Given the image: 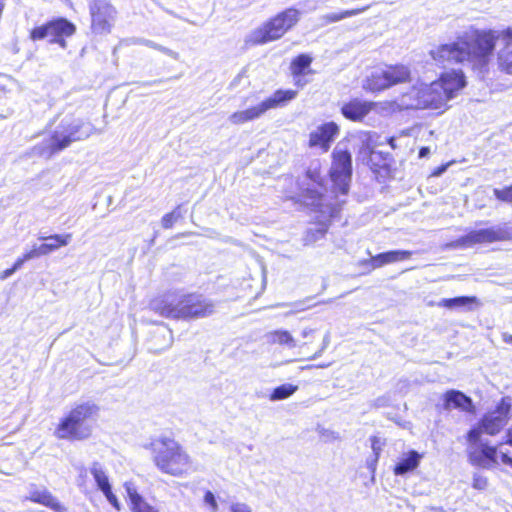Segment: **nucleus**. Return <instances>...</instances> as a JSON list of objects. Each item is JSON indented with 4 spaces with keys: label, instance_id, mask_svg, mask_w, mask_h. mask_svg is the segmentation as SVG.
<instances>
[{
    "label": "nucleus",
    "instance_id": "nucleus-1",
    "mask_svg": "<svg viewBox=\"0 0 512 512\" xmlns=\"http://www.w3.org/2000/svg\"><path fill=\"white\" fill-rule=\"evenodd\" d=\"M502 47L496 53L498 70L512 75V27L501 31L470 27L457 35L455 40L442 43L430 50V57L439 66L468 63L472 70L488 71L497 41Z\"/></svg>",
    "mask_w": 512,
    "mask_h": 512
},
{
    "label": "nucleus",
    "instance_id": "nucleus-2",
    "mask_svg": "<svg viewBox=\"0 0 512 512\" xmlns=\"http://www.w3.org/2000/svg\"><path fill=\"white\" fill-rule=\"evenodd\" d=\"M467 77L460 68L444 70L431 82L413 85L401 94L397 111H428L434 116L446 113L450 102L467 86Z\"/></svg>",
    "mask_w": 512,
    "mask_h": 512
},
{
    "label": "nucleus",
    "instance_id": "nucleus-3",
    "mask_svg": "<svg viewBox=\"0 0 512 512\" xmlns=\"http://www.w3.org/2000/svg\"><path fill=\"white\" fill-rule=\"evenodd\" d=\"M146 448L151 452L152 461L162 474L183 477L192 471L191 456L175 439L158 437L152 439Z\"/></svg>",
    "mask_w": 512,
    "mask_h": 512
},
{
    "label": "nucleus",
    "instance_id": "nucleus-4",
    "mask_svg": "<svg viewBox=\"0 0 512 512\" xmlns=\"http://www.w3.org/2000/svg\"><path fill=\"white\" fill-rule=\"evenodd\" d=\"M464 438L467 459L472 466L492 469L502 464L512 468V457L506 452L498 451L499 444L493 445L484 441L478 430L467 431Z\"/></svg>",
    "mask_w": 512,
    "mask_h": 512
},
{
    "label": "nucleus",
    "instance_id": "nucleus-5",
    "mask_svg": "<svg viewBox=\"0 0 512 512\" xmlns=\"http://www.w3.org/2000/svg\"><path fill=\"white\" fill-rule=\"evenodd\" d=\"M94 408L89 404H78L63 416L54 430L59 440H83L92 432Z\"/></svg>",
    "mask_w": 512,
    "mask_h": 512
},
{
    "label": "nucleus",
    "instance_id": "nucleus-6",
    "mask_svg": "<svg viewBox=\"0 0 512 512\" xmlns=\"http://www.w3.org/2000/svg\"><path fill=\"white\" fill-rule=\"evenodd\" d=\"M301 18V11L295 7H288L274 16L268 18L250 35L252 45H263L281 39L293 29Z\"/></svg>",
    "mask_w": 512,
    "mask_h": 512
},
{
    "label": "nucleus",
    "instance_id": "nucleus-7",
    "mask_svg": "<svg viewBox=\"0 0 512 512\" xmlns=\"http://www.w3.org/2000/svg\"><path fill=\"white\" fill-rule=\"evenodd\" d=\"M412 80L413 75L409 65L389 64L384 69L368 75L363 82V89L369 93H379L394 86L409 84Z\"/></svg>",
    "mask_w": 512,
    "mask_h": 512
},
{
    "label": "nucleus",
    "instance_id": "nucleus-8",
    "mask_svg": "<svg viewBox=\"0 0 512 512\" xmlns=\"http://www.w3.org/2000/svg\"><path fill=\"white\" fill-rule=\"evenodd\" d=\"M76 33V26L65 17H53L46 22L35 25L29 30L28 38L32 42L46 40L50 45L62 49L67 47V40Z\"/></svg>",
    "mask_w": 512,
    "mask_h": 512
},
{
    "label": "nucleus",
    "instance_id": "nucleus-9",
    "mask_svg": "<svg viewBox=\"0 0 512 512\" xmlns=\"http://www.w3.org/2000/svg\"><path fill=\"white\" fill-rule=\"evenodd\" d=\"M83 124L74 120H63L59 126L50 134L42 153L47 156H53L67 148L71 143L79 141L87 135V131H82Z\"/></svg>",
    "mask_w": 512,
    "mask_h": 512
},
{
    "label": "nucleus",
    "instance_id": "nucleus-10",
    "mask_svg": "<svg viewBox=\"0 0 512 512\" xmlns=\"http://www.w3.org/2000/svg\"><path fill=\"white\" fill-rule=\"evenodd\" d=\"M511 409V398L504 396L497 402L492 411L485 413L478 423L470 427L467 431L478 430L479 436L482 437L483 434L496 436L510 420Z\"/></svg>",
    "mask_w": 512,
    "mask_h": 512
},
{
    "label": "nucleus",
    "instance_id": "nucleus-11",
    "mask_svg": "<svg viewBox=\"0 0 512 512\" xmlns=\"http://www.w3.org/2000/svg\"><path fill=\"white\" fill-rule=\"evenodd\" d=\"M352 173L351 152L348 149L336 147L331 153L329 177L334 187L343 195L349 191Z\"/></svg>",
    "mask_w": 512,
    "mask_h": 512
},
{
    "label": "nucleus",
    "instance_id": "nucleus-12",
    "mask_svg": "<svg viewBox=\"0 0 512 512\" xmlns=\"http://www.w3.org/2000/svg\"><path fill=\"white\" fill-rule=\"evenodd\" d=\"M215 303L198 292L180 295V320L203 319L212 316Z\"/></svg>",
    "mask_w": 512,
    "mask_h": 512
},
{
    "label": "nucleus",
    "instance_id": "nucleus-13",
    "mask_svg": "<svg viewBox=\"0 0 512 512\" xmlns=\"http://www.w3.org/2000/svg\"><path fill=\"white\" fill-rule=\"evenodd\" d=\"M364 139L362 141L359 153L363 155L367 165L375 174L389 172L393 157L390 153L376 152L374 147L376 145L375 133L364 132Z\"/></svg>",
    "mask_w": 512,
    "mask_h": 512
},
{
    "label": "nucleus",
    "instance_id": "nucleus-14",
    "mask_svg": "<svg viewBox=\"0 0 512 512\" xmlns=\"http://www.w3.org/2000/svg\"><path fill=\"white\" fill-rule=\"evenodd\" d=\"M510 238L511 235L507 229L491 227L467 232L459 238V244L463 247H472L478 244L506 241Z\"/></svg>",
    "mask_w": 512,
    "mask_h": 512
},
{
    "label": "nucleus",
    "instance_id": "nucleus-15",
    "mask_svg": "<svg viewBox=\"0 0 512 512\" xmlns=\"http://www.w3.org/2000/svg\"><path fill=\"white\" fill-rule=\"evenodd\" d=\"M340 133L339 125L334 121L320 124L310 132L308 139L309 148H319L322 152H328L335 138Z\"/></svg>",
    "mask_w": 512,
    "mask_h": 512
},
{
    "label": "nucleus",
    "instance_id": "nucleus-16",
    "mask_svg": "<svg viewBox=\"0 0 512 512\" xmlns=\"http://www.w3.org/2000/svg\"><path fill=\"white\" fill-rule=\"evenodd\" d=\"M149 308L161 317L180 320V296L176 297L175 294L165 293L155 296L151 299Z\"/></svg>",
    "mask_w": 512,
    "mask_h": 512
},
{
    "label": "nucleus",
    "instance_id": "nucleus-17",
    "mask_svg": "<svg viewBox=\"0 0 512 512\" xmlns=\"http://www.w3.org/2000/svg\"><path fill=\"white\" fill-rule=\"evenodd\" d=\"M376 103L357 97L350 98L340 108L342 116L351 122H363L375 109Z\"/></svg>",
    "mask_w": 512,
    "mask_h": 512
},
{
    "label": "nucleus",
    "instance_id": "nucleus-18",
    "mask_svg": "<svg viewBox=\"0 0 512 512\" xmlns=\"http://www.w3.org/2000/svg\"><path fill=\"white\" fill-rule=\"evenodd\" d=\"M312 62V56L307 53H300L291 59L289 69L296 87L306 85L307 81H304L302 78L313 73L311 69Z\"/></svg>",
    "mask_w": 512,
    "mask_h": 512
},
{
    "label": "nucleus",
    "instance_id": "nucleus-19",
    "mask_svg": "<svg viewBox=\"0 0 512 512\" xmlns=\"http://www.w3.org/2000/svg\"><path fill=\"white\" fill-rule=\"evenodd\" d=\"M298 96L295 89H276L271 95L260 102L264 114L269 110L284 108L294 101Z\"/></svg>",
    "mask_w": 512,
    "mask_h": 512
},
{
    "label": "nucleus",
    "instance_id": "nucleus-20",
    "mask_svg": "<svg viewBox=\"0 0 512 512\" xmlns=\"http://www.w3.org/2000/svg\"><path fill=\"white\" fill-rule=\"evenodd\" d=\"M443 408L445 410L459 409L464 412L474 413L475 406L472 399L463 392L455 389L447 390L443 395Z\"/></svg>",
    "mask_w": 512,
    "mask_h": 512
},
{
    "label": "nucleus",
    "instance_id": "nucleus-21",
    "mask_svg": "<svg viewBox=\"0 0 512 512\" xmlns=\"http://www.w3.org/2000/svg\"><path fill=\"white\" fill-rule=\"evenodd\" d=\"M25 500L50 508L54 512H65V507L47 489H33Z\"/></svg>",
    "mask_w": 512,
    "mask_h": 512
},
{
    "label": "nucleus",
    "instance_id": "nucleus-22",
    "mask_svg": "<svg viewBox=\"0 0 512 512\" xmlns=\"http://www.w3.org/2000/svg\"><path fill=\"white\" fill-rule=\"evenodd\" d=\"M413 252L409 250H391L379 253L370 259L372 268H380L382 266L408 260L412 257Z\"/></svg>",
    "mask_w": 512,
    "mask_h": 512
},
{
    "label": "nucleus",
    "instance_id": "nucleus-23",
    "mask_svg": "<svg viewBox=\"0 0 512 512\" xmlns=\"http://www.w3.org/2000/svg\"><path fill=\"white\" fill-rule=\"evenodd\" d=\"M125 489L132 512H160L156 507L148 503L131 483H125Z\"/></svg>",
    "mask_w": 512,
    "mask_h": 512
},
{
    "label": "nucleus",
    "instance_id": "nucleus-24",
    "mask_svg": "<svg viewBox=\"0 0 512 512\" xmlns=\"http://www.w3.org/2000/svg\"><path fill=\"white\" fill-rule=\"evenodd\" d=\"M72 235L70 233L66 234H55L50 235L48 237H44V243L40 244L38 247H34L33 249L37 253V256L47 255L61 247H64L69 244L71 241Z\"/></svg>",
    "mask_w": 512,
    "mask_h": 512
},
{
    "label": "nucleus",
    "instance_id": "nucleus-25",
    "mask_svg": "<svg viewBox=\"0 0 512 512\" xmlns=\"http://www.w3.org/2000/svg\"><path fill=\"white\" fill-rule=\"evenodd\" d=\"M421 458L422 455L416 450L408 451L394 465L393 473L398 476L414 471L419 466Z\"/></svg>",
    "mask_w": 512,
    "mask_h": 512
},
{
    "label": "nucleus",
    "instance_id": "nucleus-26",
    "mask_svg": "<svg viewBox=\"0 0 512 512\" xmlns=\"http://www.w3.org/2000/svg\"><path fill=\"white\" fill-rule=\"evenodd\" d=\"M264 115L260 103L256 106L249 107L245 110H240L232 113L229 120L234 125H242L244 123L253 121Z\"/></svg>",
    "mask_w": 512,
    "mask_h": 512
},
{
    "label": "nucleus",
    "instance_id": "nucleus-27",
    "mask_svg": "<svg viewBox=\"0 0 512 512\" xmlns=\"http://www.w3.org/2000/svg\"><path fill=\"white\" fill-rule=\"evenodd\" d=\"M267 341L271 345H279L288 348L296 346V340L287 330L277 329L267 333Z\"/></svg>",
    "mask_w": 512,
    "mask_h": 512
},
{
    "label": "nucleus",
    "instance_id": "nucleus-28",
    "mask_svg": "<svg viewBox=\"0 0 512 512\" xmlns=\"http://www.w3.org/2000/svg\"><path fill=\"white\" fill-rule=\"evenodd\" d=\"M116 11L109 6L98 8V32H109L115 22Z\"/></svg>",
    "mask_w": 512,
    "mask_h": 512
},
{
    "label": "nucleus",
    "instance_id": "nucleus-29",
    "mask_svg": "<svg viewBox=\"0 0 512 512\" xmlns=\"http://www.w3.org/2000/svg\"><path fill=\"white\" fill-rule=\"evenodd\" d=\"M477 304L478 299L476 296H458L454 298H444L438 303V306L453 309Z\"/></svg>",
    "mask_w": 512,
    "mask_h": 512
},
{
    "label": "nucleus",
    "instance_id": "nucleus-30",
    "mask_svg": "<svg viewBox=\"0 0 512 512\" xmlns=\"http://www.w3.org/2000/svg\"><path fill=\"white\" fill-rule=\"evenodd\" d=\"M98 488L104 493L109 503L116 510H120V503L116 495L112 492L108 477L102 473H98Z\"/></svg>",
    "mask_w": 512,
    "mask_h": 512
},
{
    "label": "nucleus",
    "instance_id": "nucleus-31",
    "mask_svg": "<svg viewBox=\"0 0 512 512\" xmlns=\"http://www.w3.org/2000/svg\"><path fill=\"white\" fill-rule=\"evenodd\" d=\"M297 390V385L282 384L272 390V392L269 395V398L272 401L283 400L293 395Z\"/></svg>",
    "mask_w": 512,
    "mask_h": 512
},
{
    "label": "nucleus",
    "instance_id": "nucleus-32",
    "mask_svg": "<svg viewBox=\"0 0 512 512\" xmlns=\"http://www.w3.org/2000/svg\"><path fill=\"white\" fill-rule=\"evenodd\" d=\"M182 217L181 205H177L172 211L162 217L161 225L164 229H171Z\"/></svg>",
    "mask_w": 512,
    "mask_h": 512
},
{
    "label": "nucleus",
    "instance_id": "nucleus-33",
    "mask_svg": "<svg viewBox=\"0 0 512 512\" xmlns=\"http://www.w3.org/2000/svg\"><path fill=\"white\" fill-rule=\"evenodd\" d=\"M362 9H350L338 13H329L323 16V22L325 24L334 23L342 19L357 15Z\"/></svg>",
    "mask_w": 512,
    "mask_h": 512
},
{
    "label": "nucleus",
    "instance_id": "nucleus-34",
    "mask_svg": "<svg viewBox=\"0 0 512 512\" xmlns=\"http://www.w3.org/2000/svg\"><path fill=\"white\" fill-rule=\"evenodd\" d=\"M493 194L498 201L512 205V184L501 189H494Z\"/></svg>",
    "mask_w": 512,
    "mask_h": 512
},
{
    "label": "nucleus",
    "instance_id": "nucleus-35",
    "mask_svg": "<svg viewBox=\"0 0 512 512\" xmlns=\"http://www.w3.org/2000/svg\"><path fill=\"white\" fill-rule=\"evenodd\" d=\"M34 257H38V256H37V253L35 252V250H34V249H31L30 251H28V252L24 253L21 257H19V258L14 262V264H13V266H12V267H13V269H14L15 271H16V270H18L19 268H21V267H22V265H23L26 261H28V260H30V259H32V258H34Z\"/></svg>",
    "mask_w": 512,
    "mask_h": 512
},
{
    "label": "nucleus",
    "instance_id": "nucleus-36",
    "mask_svg": "<svg viewBox=\"0 0 512 512\" xmlns=\"http://www.w3.org/2000/svg\"><path fill=\"white\" fill-rule=\"evenodd\" d=\"M488 486V479L482 475H474L472 487L476 490H485Z\"/></svg>",
    "mask_w": 512,
    "mask_h": 512
},
{
    "label": "nucleus",
    "instance_id": "nucleus-37",
    "mask_svg": "<svg viewBox=\"0 0 512 512\" xmlns=\"http://www.w3.org/2000/svg\"><path fill=\"white\" fill-rule=\"evenodd\" d=\"M204 501L206 504H208L213 511H216L218 509V505L215 499L214 494L211 491H206L204 494Z\"/></svg>",
    "mask_w": 512,
    "mask_h": 512
},
{
    "label": "nucleus",
    "instance_id": "nucleus-38",
    "mask_svg": "<svg viewBox=\"0 0 512 512\" xmlns=\"http://www.w3.org/2000/svg\"><path fill=\"white\" fill-rule=\"evenodd\" d=\"M306 177L309 178L310 180L318 183V184H322V179H321V176H320V172L319 170H307L306 173H305Z\"/></svg>",
    "mask_w": 512,
    "mask_h": 512
},
{
    "label": "nucleus",
    "instance_id": "nucleus-39",
    "mask_svg": "<svg viewBox=\"0 0 512 512\" xmlns=\"http://www.w3.org/2000/svg\"><path fill=\"white\" fill-rule=\"evenodd\" d=\"M231 512H252L250 507L243 503H235L230 507Z\"/></svg>",
    "mask_w": 512,
    "mask_h": 512
},
{
    "label": "nucleus",
    "instance_id": "nucleus-40",
    "mask_svg": "<svg viewBox=\"0 0 512 512\" xmlns=\"http://www.w3.org/2000/svg\"><path fill=\"white\" fill-rule=\"evenodd\" d=\"M370 441H371V447H372L373 451L375 452L376 455H378L381 451V444H380L379 438L376 436H372L370 438Z\"/></svg>",
    "mask_w": 512,
    "mask_h": 512
},
{
    "label": "nucleus",
    "instance_id": "nucleus-41",
    "mask_svg": "<svg viewBox=\"0 0 512 512\" xmlns=\"http://www.w3.org/2000/svg\"><path fill=\"white\" fill-rule=\"evenodd\" d=\"M503 444L512 446V425L506 429L503 442L499 443V445Z\"/></svg>",
    "mask_w": 512,
    "mask_h": 512
},
{
    "label": "nucleus",
    "instance_id": "nucleus-42",
    "mask_svg": "<svg viewBox=\"0 0 512 512\" xmlns=\"http://www.w3.org/2000/svg\"><path fill=\"white\" fill-rule=\"evenodd\" d=\"M314 334H315V330L314 329H311V328L304 329L302 331V336L304 338H309V341L304 342V344L311 343L313 341V339H314Z\"/></svg>",
    "mask_w": 512,
    "mask_h": 512
},
{
    "label": "nucleus",
    "instance_id": "nucleus-43",
    "mask_svg": "<svg viewBox=\"0 0 512 512\" xmlns=\"http://www.w3.org/2000/svg\"><path fill=\"white\" fill-rule=\"evenodd\" d=\"M446 168H447V165H441V166H438V167H436V168L432 171L431 175H432V176H439L441 173H443V172L446 170Z\"/></svg>",
    "mask_w": 512,
    "mask_h": 512
},
{
    "label": "nucleus",
    "instance_id": "nucleus-44",
    "mask_svg": "<svg viewBox=\"0 0 512 512\" xmlns=\"http://www.w3.org/2000/svg\"><path fill=\"white\" fill-rule=\"evenodd\" d=\"M430 153L429 147L423 146L419 149V157H426Z\"/></svg>",
    "mask_w": 512,
    "mask_h": 512
},
{
    "label": "nucleus",
    "instance_id": "nucleus-45",
    "mask_svg": "<svg viewBox=\"0 0 512 512\" xmlns=\"http://www.w3.org/2000/svg\"><path fill=\"white\" fill-rule=\"evenodd\" d=\"M14 272H15V270L13 269V267L6 269L3 271L1 278L4 279V278L10 276L11 274H13Z\"/></svg>",
    "mask_w": 512,
    "mask_h": 512
},
{
    "label": "nucleus",
    "instance_id": "nucleus-46",
    "mask_svg": "<svg viewBox=\"0 0 512 512\" xmlns=\"http://www.w3.org/2000/svg\"><path fill=\"white\" fill-rule=\"evenodd\" d=\"M503 341L506 344L512 345V334H503Z\"/></svg>",
    "mask_w": 512,
    "mask_h": 512
},
{
    "label": "nucleus",
    "instance_id": "nucleus-47",
    "mask_svg": "<svg viewBox=\"0 0 512 512\" xmlns=\"http://www.w3.org/2000/svg\"><path fill=\"white\" fill-rule=\"evenodd\" d=\"M4 7H5L4 0H0V19L2 18Z\"/></svg>",
    "mask_w": 512,
    "mask_h": 512
},
{
    "label": "nucleus",
    "instance_id": "nucleus-48",
    "mask_svg": "<svg viewBox=\"0 0 512 512\" xmlns=\"http://www.w3.org/2000/svg\"><path fill=\"white\" fill-rule=\"evenodd\" d=\"M388 142L391 145V147H393V148L395 147L394 138L393 137L389 138Z\"/></svg>",
    "mask_w": 512,
    "mask_h": 512
}]
</instances>
